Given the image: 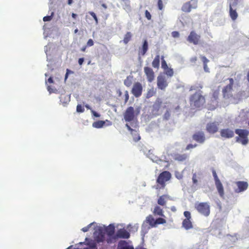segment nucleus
Masks as SVG:
<instances>
[{"label":"nucleus","instance_id":"1","mask_svg":"<svg viewBox=\"0 0 249 249\" xmlns=\"http://www.w3.org/2000/svg\"><path fill=\"white\" fill-rule=\"evenodd\" d=\"M202 93V91L196 92L190 96L189 101L190 106L192 107L200 109L205 105V98Z\"/></svg>","mask_w":249,"mask_h":249},{"label":"nucleus","instance_id":"2","mask_svg":"<svg viewBox=\"0 0 249 249\" xmlns=\"http://www.w3.org/2000/svg\"><path fill=\"white\" fill-rule=\"evenodd\" d=\"M171 174L167 171H163L158 177L156 182V189H164L166 186V182L171 178Z\"/></svg>","mask_w":249,"mask_h":249},{"label":"nucleus","instance_id":"3","mask_svg":"<svg viewBox=\"0 0 249 249\" xmlns=\"http://www.w3.org/2000/svg\"><path fill=\"white\" fill-rule=\"evenodd\" d=\"M140 113V107H138L135 109L132 107L126 108L124 113V118L125 122H130L136 120L137 116Z\"/></svg>","mask_w":249,"mask_h":249},{"label":"nucleus","instance_id":"4","mask_svg":"<svg viewBox=\"0 0 249 249\" xmlns=\"http://www.w3.org/2000/svg\"><path fill=\"white\" fill-rule=\"evenodd\" d=\"M235 133L238 135L236 137V142L243 145H246L249 142L248 136L249 131L245 129H236Z\"/></svg>","mask_w":249,"mask_h":249},{"label":"nucleus","instance_id":"5","mask_svg":"<svg viewBox=\"0 0 249 249\" xmlns=\"http://www.w3.org/2000/svg\"><path fill=\"white\" fill-rule=\"evenodd\" d=\"M195 209L201 214L208 216L210 213V206L208 202H197L195 204Z\"/></svg>","mask_w":249,"mask_h":249},{"label":"nucleus","instance_id":"6","mask_svg":"<svg viewBox=\"0 0 249 249\" xmlns=\"http://www.w3.org/2000/svg\"><path fill=\"white\" fill-rule=\"evenodd\" d=\"M229 84L224 87L222 89V95L224 98L229 99L233 98V86L234 84V80L231 78L228 79Z\"/></svg>","mask_w":249,"mask_h":249},{"label":"nucleus","instance_id":"7","mask_svg":"<svg viewBox=\"0 0 249 249\" xmlns=\"http://www.w3.org/2000/svg\"><path fill=\"white\" fill-rule=\"evenodd\" d=\"M125 126L130 132L131 134L133 136L134 141L137 142L141 139V137L139 135V126L137 124H136L135 125L133 126V127L134 128V129L132 128L127 124H126Z\"/></svg>","mask_w":249,"mask_h":249},{"label":"nucleus","instance_id":"8","mask_svg":"<svg viewBox=\"0 0 249 249\" xmlns=\"http://www.w3.org/2000/svg\"><path fill=\"white\" fill-rule=\"evenodd\" d=\"M200 38L201 36L199 35H198L195 31H192L190 32L187 40L189 42L196 45L199 44Z\"/></svg>","mask_w":249,"mask_h":249},{"label":"nucleus","instance_id":"9","mask_svg":"<svg viewBox=\"0 0 249 249\" xmlns=\"http://www.w3.org/2000/svg\"><path fill=\"white\" fill-rule=\"evenodd\" d=\"M162 104V101L159 98H157L152 106L151 113L152 115L157 116L160 114V108Z\"/></svg>","mask_w":249,"mask_h":249},{"label":"nucleus","instance_id":"10","mask_svg":"<svg viewBox=\"0 0 249 249\" xmlns=\"http://www.w3.org/2000/svg\"><path fill=\"white\" fill-rule=\"evenodd\" d=\"M168 83L165 77L160 75L157 77V86L161 90H164L168 86Z\"/></svg>","mask_w":249,"mask_h":249},{"label":"nucleus","instance_id":"11","mask_svg":"<svg viewBox=\"0 0 249 249\" xmlns=\"http://www.w3.org/2000/svg\"><path fill=\"white\" fill-rule=\"evenodd\" d=\"M142 91V87L139 82L135 83L132 88L131 92L135 97H139L141 96Z\"/></svg>","mask_w":249,"mask_h":249},{"label":"nucleus","instance_id":"12","mask_svg":"<svg viewBox=\"0 0 249 249\" xmlns=\"http://www.w3.org/2000/svg\"><path fill=\"white\" fill-rule=\"evenodd\" d=\"M130 233L124 229H120L117 231L114 238L128 239L130 237Z\"/></svg>","mask_w":249,"mask_h":249},{"label":"nucleus","instance_id":"13","mask_svg":"<svg viewBox=\"0 0 249 249\" xmlns=\"http://www.w3.org/2000/svg\"><path fill=\"white\" fill-rule=\"evenodd\" d=\"M235 184L237 188L235 190L236 193H240L246 191L249 186L247 182L243 181H238L235 182Z\"/></svg>","mask_w":249,"mask_h":249},{"label":"nucleus","instance_id":"14","mask_svg":"<svg viewBox=\"0 0 249 249\" xmlns=\"http://www.w3.org/2000/svg\"><path fill=\"white\" fill-rule=\"evenodd\" d=\"M219 124L217 122H211L207 124V131L212 134L216 133L218 129Z\"/></svg>","mask_w":249,"mask_h":249},{"label":"nucleus","instance_id":"15","mask_svg":"<svg viewBox=\"0 0 249 249\" xmlns=\"http://www.w3.org/2000/svg\"><path fill=\"white\" fill-rule=\"evenodd\" d=\"M144 72L146 76L148 81L152 82L155 78V73L152 69L148 67H145L144 68Z\"/></svg>","mask_w":249,"mask_h":249},{"label":"nucleus","instance_id":"16","mask_svg":"<svg viewBox=\"0 0 249 249\" xmlns=\"http://www.w3.org/2000/svg\"><path fill=\"white\" fill-rule=\"evenodd\" d=\"M220 132L221 136L226 139L231 138L234 135V131L229 128L222 129Z\"/></svg>","mask_w":249,"mask_h":249},{"label":"nucleus","instance_id":"17","mask_svg":"<svg viewBox=\"0 0 249 249\" xmlns=\"http://www.w3.org/2000/svg\"><path fill=\"white\" fill-rule=\"evenodd\" d=\"M193 139L195 141L199 143H202L205 140L204 133L203 132H197L193 135Z\"/></svg>","mask_w":249,"mask_h":249},{"label":"nucleus","instance_id":"18","mask_svg":"<svg viewBox=\"0 0 249 249\" xmlns=\"http://www.w3.org/2000/svg\"><path fill=\"white\" fill-rule=\"evenodd\" d=\"M94 239L98 243L103 242L105 240V233L102 230H99L97 234L95 235Z\"/></svg>","mask_w":249,"mask_h":249},{"label":"nucleus","instance_id":"19","mask_svg":"<svg viewBox=\"0 0 249 249\" xmlns=\"http://www.w3.org/2000/svg\"><path fill=\"white\" fill-rule=\"evenodd\" d=\"M148 224L149 225L148 229L154 227H156V220L154 219L152 215L149 214L148 215L144 222V223Z\"/></svg>","mask_w":249,"mask_h":249},{"label":"nucleus","instance_id":"20","mask_svg":"<svg viewBox=\"0 0 249 249\" xmlns=\"http://www.w3.org/2000/svg\"><path fill=\"white\" fill-rule=\"evenodd\" d=\"M169 199H171V198L169 195H163L159 197L157 203L159 205L164 206L166 204L167 200Z\"/></svg>","mask_w":249,"mask_h":249},{"label":"nucleus","instance_id":"21","mask_svg":"<svg viewBox=\"0 0 249 249\" xmlns=\"http://www.w3.org/2000/svg\"><path fill=\"white\" fill-rule=\"evenodd\" d=\"M118 249H134V247L124 240H121L118 245Z\"/></svg>","mask_w":249,"mask_h":249},{"label":"nucleus","instance_id":"22","mask_svg":"<svg viewBox=\"0 0 249 249\" xmlns=\"http://www.w3.org/2000/svg\"><path fill=\"white\" fill-rule=\"evenodd\" d=\"M106 122H107L108 123V125L111 124V122L107 120H106V121L99 120V121L94 122L92 124V126L93 127L96 128H102L105 125Z\"/></svg>","mask_w":249,"mask_h":249},{"label":"nucleus","instance_id":"23","mask_svg":"<svg viewBox=\"0 0 249 249\" xmlns=\"http://www.w3.org/2000/svg\"><path fill=\"white\" fill-rule=\"evenodd\" d=\"M216 189L220 196L222 198L224 197V187L221 181L215 183Z\"/></svg>","mask_w":249,"mask_h":249},{"label":"nucleus","instance_id":"24","mask_svg":"<svg viewBox=\"0 0 249 249\" xmlns=\"http://www.w3.org/2000/svg\"><path fill=\"white\" fill-rule=\"evenodd\" d=\"M188 158V156L186 154H176L174 156V159L179 162H182L186 160Z\"/></svg>","mask_w":249,"mask_h":249},{"label":"nucleus","instance_id":"25","mask_svg":"<svg viewBox=\"0 0 249 249\" xmlns=\"http://www.w3.org/2000/svg\"><path fill=\"white\" fill-rule=\"evenodd\" d=\"M182 226L186 230H190L193 227L191 219H184L182 221Z\"/></svg>","mask_w":249,"mask_h":249},{"label":"nucleus","instance_id":"26","mask_svg":"<svg viewBox=\"0 0 249 249\" xmlns=\"http://www.w3.org/2000/svg\"><path fill=\"white\" fill-rule=\"evenodd\" d=\"M148 49V42L146 40H144L143 44L142 46V48L140 49L139 50V54H141L143 56L144 55Z\"/></svg>","mask_w":249,"mask_h":249},{"label":"nucleus","instance_id":"27","mask_svg":"<svg viewBox=\"0 0 249 249\" xmlns=\"http://www.w3.org/2000/svg\"><path fill=\"white\" fill-rule=\"evenodd\" d=\"M153 213L155 215H159L161 217H165L162 209L158 205H156L154 207Z\"/></svg>","mask_w":249,"mask_h":249},{"label":"nucleus","instance_id":"28","mask_svg":"<svg viewBox=\"0 0 249 249\" xmlns=\"http://www.w3.org/2000/svg\"><path fill=\"white\" fill-rule=\"evenodd\" d=\"M202 176L201 173H194L192 177V181L194 185H197L198 180H200Z\"/></svg>","mask_w":249,"mask_h":249},{"label":"nucleus","instance_id":"29","mask_svg":"<svg viewBox=\"0 0 249 249\" xmlns=\"http://www.w3.org/2000/svg\"><path fill=\"white\" fill-rule=\"evenodd\" d=\"M160 56L157 55L152 62L153 67L158 69L160 67Z\"/></svg>","mask_w":249,"mask_h":249},{"label":"nucleus","instance_id":"30","mask_svg":"<svg viewBox=\"0 0 249 249\" xmlns=\"http://www.w3.org/2000/svg\"><path fill=\"white\" fill-rule=\"evenodd\" d=\"M60 102L63 104H67L70 101V96L65 94H61L60 97Z\"/></svg>","mask_w":249,"mask_h":249},{"label":"nucleus","instance_id":"31","mask_svg":"<svg viewBox=\"0 0 249 249\" xmlns=\"http://www.w3.org/2000/svg\"><path fill=\"white\" fill-rule=\"evenodd\" d=\"M230 16L233 20H235L238 17L237 13L235 10L232 8L231 4L230 5Z\"/></svg>","mask_w":249,"mask_h":249},{"label":"nucleus","instance_id":"32","mask_svg":"<svg viewBox=\"0 0 249 249\" xmlns=\"http://www.w3.org/2000/svg\"><path fill=\"white\" fill-rule=\"evenodd\" d=\"M192 9L191 8L190 3L188 2H185L183 4L181 7V10L183 12L185 13L190 12Z\"/></svg>","mask_w":249,"mask_h":249},{"label":"nucleus","instance_id":"33","mask_svg":"<svg viewBox=\"0 0 249 249\" xmlns=\"http://www.w3.org/2000/svg\"><path fill=\"white\" fill-rule=\"evenodd\" d=\"M89 247L84 248L83 249H97L96 243L93 241H90L86 244Z\"/></svg>","mask_w":249,"mask_h":249},{"label":"nucleus","instance_id":"34","mask_svg":"<svg viewBox=\"0 0 249 249\" xmlns=\"http://www.w3.org/2000/svg\"><path fill=\"white\" fill-rule=\"evenodd\" d=\"M132 37V34L130 32H127L124 35L123 42L125 44H126L131 40Z\"/></svg>","mask_w":249,"mask_h":249},{"label":"nucleus","instance_id":"35","mask_svg":"<svg viewBox=\"0 0 249 249\" xmlns=\"http://www.w3.org/2000/svg\"><path fill=\"white\" fill-rule=\"evenodd\" d=\"M203 88V86L200 84H196L192 86L190 88V91L196 90V92L201 91L200 89Z\"/></svg>","mask_w":249,"mask_h":249},{"label":"nucleus","instance_id":"36","mask_svg":"<svg viewBox=\"0 0 249 249\" xmlns=\"http://www.w3.org/2000/svg\"><path fill=\"white\" fill-rule=\"evenodd\" d=\"M165 74L169 77H172L174 75L173 69L171 68H168L164 70Z\"/></svg>","mask_w":249,"mask_h":249},{"label":"nucleus","instance_id":"37","mask_svg":"<svg viewBox=\"0 0 249 249\" xmlns=\"http://www.w3.org/2000/svg\"><path fill=\"white\" fill-rule=\"evenodd\" d=\"M166 223V220L162 218V217H159L156 219V227L158 225L160 224H164Z\"/></svg>","mask_w":249,"mask_h":249},{"label":"nucleus","instance_id":"38","mask_svg":"<svg viewBox=\"0 0 249 249\" xmlns=\"http://www.w3.org/2000/svg\"><path fill=\"white\" fill-rule=\"evenodd\" d=\"M155 93L156 91H155L153 88H152L151 89H149L147 91L146 97L147 98H149L154 96L155 94Z\"/></svg>","mask_w":249,"mask_h":249},{"label":"nucleus","instance_id":"39","mask_svg":"<svg viewBox=\"0 0 249 249\" xmlns=\"http://www.w3.org/2000/svg\"><path fill=\"white\" fill-rule=\"evenodd\" d=\"M192 9H196L197 6L198 0H191L188 1Z\"/></svg>","mask_w":249,"mask_h":249},{"label":"nucleus","instance_id":"40","mask_svg":"<svg viewBox=\"0 0 249 249\" xmlns=\"http://www.w3.org/2000/svg\"><path fill=\"white\" fill-rule=\"evenodd\" d=\"M161 68L164 70L168 68L166 61L164 59V56H162L161 57Z\"/></svg>","mask_w":249,"mask_h":249},{"label":"nucleus","instance_id":"41","mask_svg":"<svg viewBox=\"0 0 249 249\" xmlns=\"http://www.w3.org/2000/svg\"><path fill=\"white\" fill-rule=\"evenodd\" d=\"M212 173L214 178L215 183L220 181L214 169L212 170Z\"/></svg>","mask_w":249,"mask_h":249},{"label":"nucleus","instance_id":"42","mask_svg":"<svg viewBox=\"0 0 249 249\" xmlns=\"http://www.w3.org/2000/svg\"><path fill=\"white\" fill-rule=\"evenodd\" d=\"M115 232L114 228L113 227L112 228H109L107 230V234L109 236H112Z\"/></svg>","mask_w":249,"mask_h":249},{"label":"nucleus","instance_id":"43","mask_svg":"<svg viewBox=\"0 0 249 249\" xmlns=\"http://www.w3.org/2000/svg\"><path fill=\"white\" fill-rule=\"evenodd\" d=\"M219 94V90L217 89V90H214L213 92V96L215 100H216L218 99Z\"/></svg>","mask_w":249,"mask_h":249},{"label":"nucleus","instance_id":"44","mask_svg":"<svg viewBox=\"0 0 249 249\" xmlns=\"http://www.w3.org/2000/svg\"><path fill=\"white\" fill-rule=\"evenodd\" d=\"M85 109L81 105H78L76 107V111L78 112H83Z\"/></svg>","mask_w":249,"mask_h":249},{"label":"nucleus","instance_id":"45","mask_svg":"<svg viewBox=\"0 0 249 249\" xmlns=\"http://www.w3.org/2000/svg\"><path fill=\"white\" fill-rule=\"evenodd\" d=\"M184 216L186 217L185 219H191V213L189 211H185L183 213Z\"/></svg>","mask_w":249,"mask_h":249},{"label":"nucleus","instance_id":"46","mask_svg":"<svg viewBox=\"0 0 249 249\" xmlns=\"http://www.w3.org/2000/svg\"><path fill=\"white\" fill-rule=\"evenodd\" d=\"M170 117V113L169 110H167L163 115V119L167 120Z\"/></svg>","mask_w":249,"mask_h":249},{"label":"nucleus","instance_id":"47","mask_svg":"<svg viewBox=\"0 0 249 249\" xmlns=\"http://www.w3.org/2000/svg\"><path fill=\"white\" fill-rule=\"evenodd\" d=\"M158 6L159 10H162L163 8V5L162 0H158Z\"/></svg>","mask_w":249,"mask_h":249},{"label":"nucleus","instance_id":"48","mask_svg":"<svg viewBox=\"0 0 249 249\" xmlns=\"http://www.w3.org/2000/svg\"><path fill=\"white\" fill-rule=\"evenodd\" d=\"M124 97H125L124 104H125L127 102L128 100H129V97L128 92L127 90H126L124 92Z\"/></svg>","mask_w":249,"mask_h":249},{"label":"nucleus","instance_id":"49","mask_svg":"<svg viewBox=\"0 0 249 249\" xmlns=\"http://www.w3.org/2000/svg\"><path fill=\"white\" fill-rule=\"evenodd\" d=\"M89 14L95 20L96 23H98V18L96 14L93 12H89Z\"/></svg>","mask_w":249,"mask_h":249},{"label":"nucleus","instance_id":"50","mask_svg":"<svg viewBox=\"0 0 249 249\" xmlns=\"http://www.w3.org/2000/svg\"><path fill=\"white\" fill-rule=\"evenodd\" d=\"M53 13H52L51 16H45L43 18V20L44 21H50L52 19Z\"/></svg>","mask_w":249,"mask_h":249},{"label":"nucleus","instance_id":"51","mask_svg":"<svg viewBox=\"0 0 249 249\" xmlns=\"http://www.w3.org/2000/svg\"><path fill=\"white\" fill-rule=\"evenodd\" d=\"M71 73H73V71L69 69H67L66 73L65 76V81H66L68 78L69 74Z\"/></svg>","mask_w":249,"mask_h":249},{"label":"nucleus","instance_id":"52","mask_svg":"<svg viewBox=\"0 0 249 249\" xmlns=\"http://www.w3.org/2000/svg\"><path fill=\"white\" fill-rule=\"evenodd\" d=\"M197 146V144H189L187 145L185 150H188L191 148H194L196 147Z\"/></svg>","mask_w":249,"mask_h":249},{"label":"nucleus","instance_id":"53","mask_svg":"<svg viewBox=\"0 0 249 249\" xmlns=\"http://www.w3.org/2000/svg\"><path fill=\"white\" fill-rule=\"evenodd\" d=\"M91 225H92V223H90V224L88 225L87 226L81 229V230L84 232L88 231L89 230V229L91 227Z\"/></svg>","mask_w":249,"mask_h":249},{"label":"nucleus","instance_id":"54","mask_svg":"<svg viewBox=\"0 0 249 249\" xmlns=\"http://www.w3.org/2000/svg\"><path fill=\"white\" fill-rule=\"evenodd\" d=\"M145 15L147 19L150 20L151 19V15L148 10L145 11Z\"/></svg>","mask_w":249,"mask_h":249},{"label":"nucleus","instance_id":"55","mask_svg":"<svg viewBox=\"0 0 249 249\" xmlns=\"http://www.w3.org/2000/svg\"><path fill=\"white\" fill-rule=\"evenodd\" d=\"M201 59L202 61L203 64H207L209 62V60L204 56H201Z\"/></svg>","mask_w":249,"mask_h":249},{"label":"nucleus","instance_id":"56","mask_svg":"<svg viewBox=\"0 0 249 249\" xmlns=\"http://www.w3.org/2000/svg\"><path fill=\"white\" fill-rule=\"evenodd\" d=\"M172 36L174 38L178 37L179 34L178 31H173L172 32Z\"/></svg>","mask_w":249,"mask_h":249},{"label":"nucleus","instance_id":"57","mask_svg":"<svg viewBox=\"0 0 249 249\" xmlns=\"http://www.w3.org/2000/svg\"><path fill=\"white\" fill-rule=\"evenodd\" d=\"M94 44V42L92 39H89L87 42V46L91 47Z\"/></svg>","mask_w":249,"mask_h":249},{"label":"nucleus","instance_id":"58","mask_svg":"<svg viewBox=\"0 0 249 249\" xmlns=\"http://www.w3.org/2000/svg\"><path fill=\"white\" fill-rule=\"evenodd\" d=\"M180 106L178 104L176 106H175L174 109H173V111L174 112H178L180 110Z\"/></svg>","mask_w":249,"mask_h":249},{"label":"nucleus","instance_id":"59","mask_svg":"<svg viewBox=\"0 0 249 249\" xmlns=\"http://www.w3.org/2000/svg\"><path fill=\"white\" fill-rule=\"evenodd\" d=\"M131 84V81L128 80V78L124 81V84L127 87H129Z\"/></svg>","mask_w":249,"mask_h":249},{"label":"nucleus","instance_id":"60","mask_svg":"<svg viewBox=\"0 0 249 249\" xmlns=\"http://www.w3.org/2000/svg\"><path fill=\"white\" fill-rule=\"evenodd\" d=\"M91 112L92 114L95 117H99L100 116V115L99 113L94 111L93 110H91Z\"/></svg>","mask_w":249,"mask_h":249},{"label":"nucleus","instance_id":"61","mask_svg":"<svg viewBox=\"0 0 249 249\" xmlns=\"http://www.w3.org/2000/svg\"><path fill=\"white\" fill-rule=\"evenodd\" d=\"M47 83L49 84L53 83V80L52 77H50L48 79L47 81H46V84H47Z\"/></svg>","mask_w":249,"mask_h":249},{"label":"nucleus","instance_id":"62","mask_svg":"<svg viewBox=\"0 0 249 249\" xmlns=\"http://www.w3.org/2000/svg\"><path fill=\"white\" fill-rule=\"evenodd\" d=\"M84 58H80L79 59H78V64L80 65H82L84 62Z\"/></svg>","mask_w":249,"mask_h":249},{"label":"nucleus","instance_id":"63","mask_svg":"<svg viewBox=\"0 0 249 249\" xmlns=\"http://www.w3.org/2000/svg\"><path fill=\"white\" fill-rule=\"evenodd\" d=\"M204 70L206 72H209V68L207 64H203Z\"/></svg>","mask_w":249,"mask_h":249},{"label":"nucleus","instance_id":"64","mask_svg":"<svg viewBox=\"0 0 249 249\" xmlns=\"http://www.w3.org/2000/svg\"><path fill=\"white\" fill-rule=\"evenodd\" d=\"M47 89L49 91L50 93H52V92L53 89L51 88L50 86H47Z\"/></svg>","mask_w":249,"mask_h":249}]
</instances>
